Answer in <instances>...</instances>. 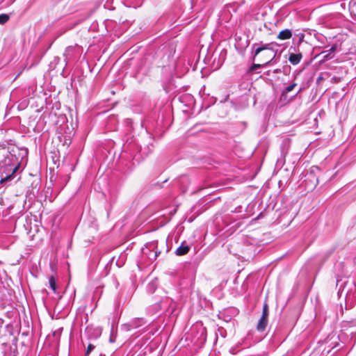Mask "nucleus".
Masks as SVG:
<instances>
[{
  "instance_id": "6",
  "label": "nucleus",
  "mask_w": 356,
  "mask_h": 356,
  "mask_svg": "<svg viewBox=\"0 0 356 356\" xmlns=\"http://www.w3.org/2000/svg\"><path fill=\"white\" fill-rule=\"evenodd\" d=\"M337 48V46L334 44L329 50L323 51L321 53V55H323V60L332 59L334 56V52L336 51Z\"/></svg>"
},
{
  "instance_id": "7",
  "label": "nucleus",
  "mask_w": 356,
  "mask_h": 356,
  "mask_svg": "<svg viewBox=\"0 0 356 356\" xmlns=\"http://www.w3.org/2000/svg\"><path fill=\"white\" fill-rule=\"evenodd\" d=\"M302 58V55L301 53H298V54H294V53H291L289 54V61L292 64V65H298L301 59Z\"/></svg>"
},
{
  "instance_id": "10",
  "label": "nucleus",
  "mask_w": 356,
  "mask_h": 356,
  "mask_svg": "<svg viewBox=\"0 0 356 356\" xmlns=\"http://www.w3.org/2000/svg\"><path fill=\"white\" fill-rule=\"evenodd\" d=\"M292 36V33L289 29H284L280 32L277 35V38L280 40H287L291 38Z\"/></svg>"
},
{
  "instance_id": "4",
  "label": "nucleus",
  "mask_w": 356,
  "mask_h": 356,
  "mask_svg": "<svg viewBox=\"0 0 356 356\" xmlns=\"http://www.w3.org/2000/svg\"><path fill=\"white\" fill-rule=\"evenodd\" d=\"M85 332L88 338L97 339L102 334V329L99 327L88 326Z\"/></svg>"
},
{
  "instance_id": "20",
  "label": "nucleus",
  "mask_w": 356,
  "mask_h": 356,
  "mask_svg": "<svg viewBox=\"0 0 356 356\" xmlns=\"http://www.w3.org/2000/svg\"><path fill=\"white\" fill-rule=\"evenodd\" d=\"M260 66H261L260 64L254 65L253 68H257V67H259Z\"/></svg>"
},
{
  "instance_id": "11",
  "label": "nucleus",
  "mask_w": 356,
  "mask_h": 356,
  "mask_svg": "<svg viewBox=\"0 0 356 356\" xmlns=\"http://www.w3.org/2000/svg\"><path fill=\"white\" fill-rule=\"evenodd\" d=\"M157 289V282L156 280L150 282L146 287L147 291L149 293H153Z\"/></svg>"
},
{
  "instance_id": "16",
  "label": "nucleus",
  "mask_w": 356,
  "mask_h": 356,
  "mask_svg": "<svg viewBox=\"0 0 356 356\" xmlns=\"http://www.w3.org/2000/svg\"><path fill=\"white\" fill-rule=\"evenodd\" d=\"M9 19V16L6 14L0 15V24H3Z\"/></svg>"
},
{
  "instance_id": "22",
  "label": "nucleus",
  "mask_w": 356,
  "mask_h": 356,
  "mask_svg": "<svg viewBox=\"0 0 356 356\" xmlns=\"http://www.w3.org/2000/svg\"><path fill=\"white\" fill-rule=\"evenodd\" d=\"M57 332H54V335L55 336Z\"/></svg>"
},
{
  "instance_id": "3",
  "label": "nucleus",
  "mask_w": 356,
  "mask_h": 356,
  "mask_svg": "<svg viewBox=\"0 0 356 356\" xmlns=\"http://www.w3.org/2000/svg\"><path fill=\"white\" fill-rule=\"evenodd\" d=\"M267 46L268 45L258 47L254 51V56H257L263 50L268 49V51L266 53L267 58L263 60V64L268 63L274 56L273 51L271 49H268Z\"/></svg>"
},
{
  "instance_id": "14",
  "label": "nucleus",
  "mask_w": 356,
  "mask_h": 356,
  "mask_svg": "<svg viewBox=\"0 0 356 356\" xmlns=\"http://www.w3.org/2000/svg\"><path fill=\"white\" fill-rule=\"evenodd\" d=\"M268 306L266 303H265L263 306L261 317L268 318Z\"/></svg>"
},
{
  "instance_id": "1",
  "label": "nucleus",
  "mask_w": 356,
  "mask_h": 356,
  "mask_svg": "<svg viewBox=\"0 0 356 356\" xmlns=\"http://www.w3.org/2000/svg\"><path fill=\"white\" fill-rule=\"evenodd\" d=\"M337 287L339 288L337 294L339 297L345 294L346 309L353 307L356 303V286L354 282H349L346 279H339L337 280Z\"/></svg>"
},
{
  "instance_id": "18",
  "label": "nucleus",
  "mask_w": 356,
  "mask_h": 356,
  "mask_svg": "<svg viewBox=\"0 0 356 356\" xmlns=\"http://www.w3.org/2000/svg\"><path fill=\"white\" fill-rule=\"evenodd\" d=\"M109 341H110V342H111V343H113V342H114V341H115V337H114V336L113 335V334H111V336H110V339H109Z\"/></svg>"
},
{
  "instance_id": "2",
  "label": "nucleus",
  "mask_w": 356,
  "mask_h": 356,
  "mask_svg": "<svg viewBox=\"0 0 356 356\" xmlns=\"http://www.w3.org/2000/svg\"><path fill=\"white\" fill-rule=\"evenodd\" d=\"M147 324V321L143 318H135L129 323L123 324L122 327L126 331H131L133 329L139 328Z\"/></svg>"
},
{
  "instance_id": "5",
  "label": "nucleus",
  "mask_w": 356,
  "mask_h": 356,
  "mask_svg": "<svg viewBox=\"0 0 356 356\" xmlns=\"http://www.w3.org/2000/svg\"><path fill=\"white\" fill-rule=\"evenodd\" d=\"M24 229L27 231V234L31 237H33L35 234L39 230L38 224H24Z\"/></svg>"
},
{
  "instance_id": "21",
  "label": "nucleus",
  "mask_w": 356,
  "mask_h": 356,
  "mask_svg": "<svg viewBox=\"0 0 356 356\" xmlns=\"http://www.w3.org/2000/svg\"><path fill=\"white\" fill-rule=\"evenodd\" d=\"M230 352H231L232 354H235V352H234V348H232V349L230 350Z\"/></svg>"
},
{
  "instance_id": "8",
  "label": "nucleus",
  "mask_w": 356,
  "mask_h": 356,
  "mask_svg": "<svg viewBox=\"0 0 356 356\" xmlns=\"http://www.w3.org/2000/svg\"><path fill=\"white\" fill-rule=\"evenodd\" d=\"M268 325V318L264 317H260L257 325V330L259 332H264Z\"/></svg>"
},
{
  "instance_id": "13",
  "label": "nucleus",
  "mask_w": 356,
  "mask_h": 356,
  "mask_svg": "<svg viewBox=\"0 0 356 356\" xmlns=\"http://www.w3.org/2000/svg\"><path fill=\"white\" fill-rule=\"evenodd\" d=\"M49 286L52 289V291L56 293V283L54 277L51 276L49 279Z\"/></svg>"
},
{
  "instance_id": "17",
  "label": "nucleus",
  "mask_w": 356,
  "mask_h": 356,
  "mask_svg": "<svg viewBox=\"0 0 356 356\" xmlns=\"http://www.w3.org/2000/svg\"><path fill=\"white\" fill-rule=\"evenodd\" d=\"M95 346L90 343L88 344L86 352V356H88V355L94 350Z\"/></svg>"
},
{
  "instance_id": "15",
  "label": "nucleus",
  "mask_w": 356,
  "mask_h": 356,
  "mask_svg": "<svg viewBox=\"0 0 356 356\" xmlns=\"http://www.w3.org/2000/svg\"><path fill=\"white\" fill-rule=\"evenodd\" d=\"M296 83H291V85H289V86H287L282 92V95H285L291 91H292L294 88L296 86Z\"/></svg>"
},
{
  "instance_id": "12",
  "label": "nucleus",
  "mask_w": 356,
  "mask_h": 356,
  "mask_svg": "<svg viewBox=\"0 0 356 356\" xmlns=\"http://www.w3.org/2000/svg\"><path fill=\"white\" fill-rule=\"evenodd\" d=\"M17 170V167H15L13 170V172H12V173L10 175H8L6 176L5 177H3V178L1 179L0 183L1 184H5L7 181H9L12 180L13 179L14 174H15V172H16Z\"/></svg>"
},
{
  "instance_id": "19",
  "label": "nucleus",
  "mask_w": 356,
  "mask_h": 356,
  "mask_svg": "<svg viewBox=\"0 0 356 356\" xmlns=\"http://www.w3.org/2000/svg\"><path fill=\"white\" fill-rule=\"evenodd\" d=\"M152 307L157 310V309H160L161 306L159 304L156 303L154 306H152Z\"/></svg>"
},
{
  "instance_id": "9",
  "label": "nucleus",
  "mask_w": 356,
  "mask_h": 356,
  "mask_svg": "<svg viewBox=\"0 0 356 356\" xmlns=\"http://www.w3.org/2000/svg\"><path fill=\"white\" fill-rule=\"evenodd\" d=\"M190 250V247L186 245L185 243H182L181 245L177 248L175 253L177 255L182 256L185 255Z\"/></svg>"
},
{
  "instance_id": "23",
  "label": "nucleus",
  "mask_w": 356,
  "mask_h": 356,
  "mask_svg": "<svg viewBox=\"0 0 356 356\" xmlns=\"http://www.w3.org/2000/svg\"><path fill=\"white\" fill-rule=\"evenodd\" d=\"M355 325H356V321L355 322Z\"/></svg>"
}]
</instances>
